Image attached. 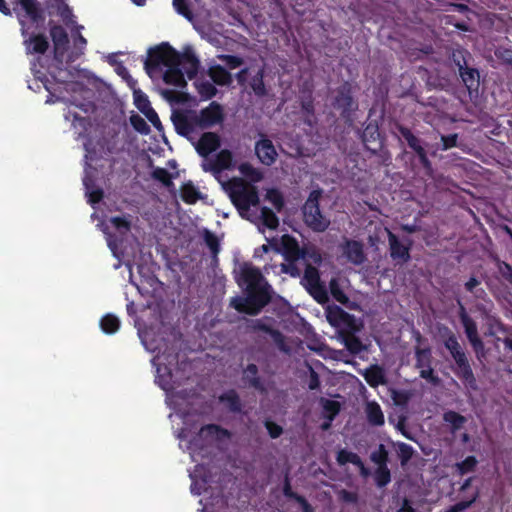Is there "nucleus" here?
<instances>
[{
    "instance_id": "nucleus-16",
    "label": "nucleus",
    "mask_w": 512,
    "mask_h": 512,
    "mask_svg": "<svg viewBox=\"0 0 512 512\" xmlns=\"http://www.w3.org/2000/svg\"><path fill=\"white\" fill-rule=\"evenodd\" d=\"M50 36L54 44V59L62 63L69 43L68 34L61 25H54L50 28Z\"/></svg>"
},
{
    "instance_id": "nucleus-49",
    "label": "nucleus",
    "mask_w": 512,
    "mask_h": 512,
    "mask_svg": "<svg viewBox=\"0 0 512 512\" xmlns=\"http://www.w3.org/2000/svg\"><path fill=\"white\" fill-rule=\"evenodd\" d=\"M476 459L472 456L466 458L463 462L459 463L457 466L460 470L461 474L467 473L471 471L476 465Z\"/></svg>"
},
{
    "instance_id": "nucleus-40",
    "label": "nucleus",
    "mask_w": 512,
    "mask_h": 512,
    "mask_svg": "<svg viewBox=\"0 0 512 512\" xmlns=\"http://www.w3.org/2000/svg\"><path fill=\"white\" fill-rule=\"evenodd\" d=\"M82 28L83 26H77L76 29L72 31V36L74 38V46L76 49L79 50L80 54L83 53V50L87 45V40L83 37L80 31Z\"/></svg>"
},
{
    "instance_id": "nucleus-19",
    "label": "nucleus",
    "mask_w": 512,
    "mask_h": 512,
    "mask_svg": "<svg viewBox=\"0 0 512 512\" xmlns=\"http://www.w3.org/2000/svg\"><path fill=\"white\" fill-rule=\"evenodd\" d=\"M25 44L27 53L30 54H44L49 47L47 38L42 34L32 35L28 40H25Z\"/></svg>"
},
{
    "instance_id": "nucleus-17",
    "label": "nucleus",
    "mask_w": 512,
    "mask_h": 512,
    "mask_svg": "<svg viewBox=\"0 0 512 512\" xmlns=\"http://www.w3.org/2000/svg\"><path fill=\"white\" fill-rule=\"evenodd\" d=\"M255 153L260 162L267 166L272 165L278 156L272 141L264 136L255 143Z\"/></svg>"
},
{
    "instance_id": "nucleus-23",
    "label": "nucleus",
    "mask_w": 512,
    "mask_h": 512,
    "mask_svg": "<svg viewBox=\"0 0 512 512\" xmlns=\"http://www.w3.org/2000/svg\"><path fill=\"white\" fill-rule=\"evenodd\" d=\"M363 376L367 383L374 387L385 383L384 371L377 365L366 369Z\"/></svg>"
},
{
    "instance_id": "nucleus-35",
    "label": "nucleus",
    "mask_w": 512,
    "mask_h": 512,
    "mask_svg": "<svg viewBox=\"0 0 512 512\" xmlns=\"http://www.w3.org/2000/svg\"><path fill=\"white\" fill-rule=\"evenodd\" d=\"M371 460L377 464L378 467L380 466H386L387 460H388V452L385 449L384 445H379V448L377 451H374L371 454Z\"/></svg>"
},
{
    "instance_id": "nucleus-42",
    "label": "nucleus",
    "mask_w": 512,
    "mask_h": 512,
    "mask_svg": "<svg viewBox=\"0 0 512 512\" xmlns=\"http://www.w3.org/2000/svg\"><path fill=\"white\" fill-rule=\"evenodd\" d=\"M301 259L311 261L314 264H319L322 260V257L318 250L311 247L303 250Z\"/></svg>"
},
{
    "instance_id": "nucleus-1",
    "label": "nucleus",
    "mask_w": 512,
    "mask_h": 512,
    "mask_svg": "<svg viewBox=\"0 0 512 512\" xmlns=\"http://www.w3.org/2000/svg\"><path fill=\"white\" fill-rule=\"evenodd\" d=\"M199 68V60L191 47L177 52L168 43H161L148 50L145 69L151 78L163 81L178 88L186 86L184 75L193 78Z\"/></svg>"
},
{
    "instance_id": "nucleus-34",
    "label": "nucleus",
    "mask_w": 512,
    "mask_h": 512,
    "mask_svg": "<svg viewBox=\"0 0 512 512\" xmlns=\"http://www.w3.org/2000/svg\"><path fill=\"white\" fill-rule=\"evenodd\" d=\"M403 138L407 141L410 148H412L417 154L424 150L420 144V140L414 136L408 129H401Z\"/></svg>"
},
{
    "instance_id": "nucleus-61",
    "label": "nucleus",
    "mask_w": 512,
    "mask_h": 512,
    "mask_svg": "<svg viewBox=\"0 0 512 512\" xmlns=\"http://www.w3.org/2000/svg\"><path fill=\"white\" fill-rule=\"evenodd\" d=\"M275 246H276V243L274 244L271 242H269L268 244H264L260 248L255 250V256L262 257L263 254L268 253L269 251L275 252Z\"/></svg>"
},
{
    "instance_id": "nucleus-9",
    "label": "nucleus",
    "mask_w": 512,
    "mask_h": 512,
    "mask_svg": "<svg viewBox=\"0 0 512 512\" xmlns=\"http://www.w3.org/2000/svg\"><path fill=\"white\" fill-rule=\"evenodd\" d=\"M444 345L449 350L451 356L453 357L457 365L459 375L463 379H465L469 384L474 383L475 379L470 368L468 359L461 345L459 344L456 336L452 333L448 335V337L444 341Z\"/></svg>"
},
{
    "instance_id": "nucleus-59",
    "label": "nucleus",
    "mask_w": 512,
    "mask_h": 512,
    "mask_svg": "<svg viewBox=\"0 0 512 512\" xmlns=\"http://www.w3.org/2000/svg\"><path fill=\"white\" fill-rule=\"evenodd\" d=\"M252 88L258 95L264 94V84L262 81V73H258V76L253 79Z\"/></svg>"
},
{
    "instance_id": "nucleus-50",
    "label": "nucleus",
    "mask_w": 512,
    "mask_h": 512,
    "mask_svg": "<svg viewBox=\"0 0 512 512\" xmlns=\"http://www.w3.org/2000/svg\"><path fill=\"white\" fill-rule=\"evenodd\" d=\"M498 271L512 284V266L505 262H498Z\"/></svg>"
},
{
    "instance_id": "nucleus-7",
    "label": "nucleus",
    "mask_w": 512,
    "mask_h": 512,
    "mask_svg": "<svg viewBox=\"0 0 512 512\" xmlns=\"http://www.w3.org/2000/svg\"><path fill=\"white\" fill-rule=\"evenodd\" d=\"M275 253L282 254L288 261L287 264L282 263L280 265L281 272L290 274L294 277L301 274V268L297 266L296 262L301 259L303 250L299 248V245L294 238L288 235L282 236L280 244H276L275 246Z\"/></svg>"
},
{
    "instance_id": "nucleus-48",
    "label": "nucleus",
    "mask_w": 512,
    "mask_h": 512,
    "mask_svg": "<svg viewBox=\"0 0 512 512\" xmlns=\"http://www.w3.org/2000/svg\"><path fill=\"white\" fill-rule=\"evenodd\" d=\"M265 427L270 437L273 439L278 438L283 432L282 427L272 421H266Z\"/></svg>"
},
{
    "instance_id": "nucleus-4",
    "label": "nucleus",
    "mask_w": 512,
    "mask_h": 512,
    "mask_svg": "<svg viewBox=\"0 0 512 512\" xmlns=\"http://www.w3.org/2000/svg\"><path fill=\"white\" fill-rule=\"evenodd\" d=\"M196 151L203 157L201 167L205 172L211 173L219 179L221 173L230 170L234 166L233 154L228 149H223L214 156H209L220 147V138L213 132L202 134L194 144Z\"/></svg>"
},
{
    "instance_id": "nucleus-51",
    "label": "nucleus",
    "mask_w": 512,
    "mask_h": 512,
    "mask_svg": "<svg viewBox=\"0 0 512 512\" xmlns=\"http://www.w3.org/2000/svg\"><path fill=\"white\" fill-rule=\"evenodd\" d=\"M104 197V192L102 189L98 188L88 192V202L94 206L102 201Z\"/></svg>"
},
{
    "instance_id": "nucleus-55",
    "label": "nucleus",
    "mask_w": 512,
    "mask_h": 512,
    "mask_svg": "<svg viewBox=\"0 0 512 512\" xmlns=\"http://www.w3.org/2000/svg\"><path fill=\"white\" fill-rule=\"evenodd\" d=\"M173 6L178 13L182 14L187 18H190V11L187 7L186 0H173Z\"/></svg>"
},
{
    "instance_id": "nucleus-54",
    "label": "nucleus",
    "mask_w": 512,
    "mask_h": 512,
    "mask_svg": "<svg viewBox=\"0 0 512 512\" xmlns=\"http://www.w3.org/2000/svg\"><path fill=\"white\" fill-rule=\"evenodd\" d=\"M397 446L400 456L402 458V462H406L407 460H409L413 452L412 447L405 443H398Z\"/></svg>"
},
{
    "instance_id": "nucleus-36",
    "label": "nucleus",
    "mask_w": 512,
    "mask_h": 512,
    "mask_svg": "<svg viewBox=\"0 0 512 512\" xmlns=\"http://www.w3.org/2000/svg\"><path fill=\"white\" fill-rule=\"evenodd\" d=\"M196 87L204 98H211L216 93V88L209 81H197Z\"/></svg>"
},
{
    "instance_id": "nucleus-60",
    "label": "nucleus",
    "mask_w": 512,
    "mask_h": 512,
    "mask_svg": "<svg viewBox=\"0 0 512 512\" xmlns=\"http://www.w3.org/2000/svg\"><path fill=\"white\" fill-rule=\"evenodd\" d=\"M324 409L329 413V418L332 420L334 416L339 412V404L335 401H326Z\"/></svg>"
},
{
    "instance_id": "nucleus-28",
    "label": "nucleus",
    "mask_w": 512,
    "mask_h": 512,
    "mask_svg": "<svg viewBox=\"0 0 512 512\" xmlns=\"http://www.w3.org/2000/svg\"><path fill=\"white\" fill-rule=\"evenodd\" d=\"M443 419L451 426V431L459 430L466 422V418L454 411H447L443 415Z\"/></svg>"
},
{
    "instance_id": "nucleus-44",
    "label": "nucleus",
    "mask_w": 512,
    "mask_h": 512,
    "mask_svg": "<svg viewBox=\"0 0 512 512\" xmlns=\"http://www.w3.org/2000/svg\"><path fill=\"white\" fill-rule=\"evenodd\" d=\"M161 94L169 102H181V101L185 100V95L181 92L167 89V90H163L161 92Z\"/></svg>"
},
{
    "instance_id": "nucleus-22",
    "label": "nucleus",
    "mask_w": 512,
    "mask_h": 512,
    "mask_svg": "<svg viewBox=\"0 0 512 512\" xmlns=\"http://www.w3.org/2000/svg\"><path fill=\"white\" fill-rule=\"evenodd\" d=\"M343 282L339 279H332L329 284L330 292L336 301L351 308L352 303L343 291Z\"/></svg>"
},
{
    "instance_id": "nucleus-14",
    "label": "nucleus",
    "mask_w": 512,
    "mask_h": 512,
    "mask_svg": "<svg viewBox=\"0 0 512 512\" xmlns=\"http://www.w3.org/2000/svg\"><path fill=\"white\" fill-rule=\"evenodd\" d=\"M133 100L136 108L154 125L158 130L161 129V122L157 113L151 107L148 96L139 89L133 88Z\"/></svg>"
},
{
    "instance_id": "nucleus-21",
    "label": "nucleus",
    "mask_w": 512,
    "mask_h": 512,
    "mask_svg": "<svg viewBox=\"0 0 512 512\" xmlns=\"http://www.w3.org/2000/svg\"><path fill=\"white\" fill-rule=\"evenodd\" d=\"M365 413L370 424L375 426H382L384 424V414L376 402H367Z\"/></svg>"
},
{
    "instance_id": "nucleus-53",
    "label": "nucleus",
    "mask_w": 512,
    "mask_h": 512,
    "mask_svg": "<svg viewBox=\"0 0 512 512\" xmlns=\"http://www.w3.org/2000/svg\"><path fill=\"white\" fill-rule=\"evenodd\" d=\"M457 139H458V135L457 134H451V135H448V136H441V141H442V144H443V147L442 149L443 150H448L452 147H455L457 145Z\"/></svg>"
},
{
    "instance_id": "nucleus-41",
    "label": "nucleus",
    "mask_w": 512,
    "mask_h": 512,
    "mask_svg": "<svg viewBox=\"0 0 512 512\" xmlns=\"http://www.w3.org/2000/svg\"><path fill=\"white\" fill-rule=\"evenodd\" d=\"M109 63L115 67V71L118 75H120L124 80L128 81V70L126 67L117 61V55L111 54L108 56Z\"/></svg>"
},
{
    "instance_id": "nucleus-33",
    "label": "nucleus",
    "mask_w": 512,
    "mask_h": 512,
    "mask_svg": "<svg viewBox=\"0 0 512 512\" xmlns=\"http://www.w3.org/2000/svg\"><path fill=\"white\" fill-rule=\"evenodd\" d=\"M375 480L379 487H384L390 482V470L388 469L387 465L377 467L375 471Z\"/></svg>"
},
{
    "instance_id": "nucleus-29",
    "label": "nucleus",
    "mask_w": 512,
    "mask_h": 512,
    "mask_svg": "<svg viewBox=\"0 0 512 512\" xmlns=\"http://www.w3.org/2000/svg\"><path fill=\"white\" fill-rule=\"evenodd\" d=\"M105 205L109 211H123L128 207V201L126 198H123L120 203L117 201V193H109L106 196Z\"/></svg>"
},
{
    "instance_id": "nucleus-30",
    "label": "nucleus",
    "mask_w": 512,
    "mask_h": 512,
    "mask_svg": "<svg viewBox=\"0 0 512 512\" xmlns=\"http://www.w3.org/2000/svg\"><path fill=\"white\" fill-rule=\"evenodd\" d=\"M337 462L339 465H345L346 463L359 465L361 464V458L356 453L342 449L337 454Z\"/></svg>"
},
{
    "instance_id": "nucleus-2",
    "label": "nucleus",
    "mask_w": 512,
    "mask_h": 512,
    "mask_svg": "<svg viewBox=\"0 0 512 512\" xmlns=\"http://www.w3.org/2000/svg\"><path fill=\"white\" fill-rule=\"evenodd\" d=\"M217 180L229 195V198L237 208L241 217L269 229H276L278 227L279 220L275 213L269 208L262 207L259 215L251 213L250 208L256 207L259 203L256 187L240 177H233L227 181H223L220 176Z\"/></svg>"
},
{
    "instance_id": "nucleus-6",
    "label": "nucleus",
    "mask_w": 512,
    "mask_h": 512,
    "mask_svg": "<svg viewBox=\"0 0 512 512\" xmlns=\"http://www.w3.org/2000/svg\"><path fill=\"white\" fill-rule=\"evenodd\" d=\"M103 233L106 236L108 247L118 262L114 268L122 265L128 267L126 251L128 248V218L125 215L111 217L107 222L101 223Z\"/></svg>"
},
{
    "instance_id": "nucleus-8",
    "label": "nucleus",
    "mask_w": 512,
    "mask_h": 512,
    "mask_svg": "<svg viewBox=\"0 0 512 512\" xmlns=\"http://www.w3.org/2000/svg\"><path fill=\"white\" fill-rule=\"evenodd\" d=\"M320 198V190L312 191L303 207L304 222L317 232L325 231L330 225V220L324 217L320 212Z\"/></svg>"
},
{
    "instance_id": "nucleus-47",
    "label": "nucleus",
    "mask_w": 512,
    "mask_h": 512,
    "mask_svg": "<svg viewBox=\"0 0 512 512\" xmlns=\"http://www.w3.org/2000/svg\"><path fill=\"white\" fill-rule=\"evenodd\" d=\"M153 177L157 180H159L160 182H162L164 185H169L170 182H171V179H170V174L168 173L167 170L163 169V168H156L153 173H152Z\"/></svg>"
},
{
    "instance_id": "nucleus-37",
    "label": "nucleus",
    "mask_w": 512,
    "mask_h": 512,
    "mask_svg": "<svg viewBox=\"0 0 512 512\" xmlns=\"http://www.w3.org/2000/svg\"><path fill=\"white\" fill-rule=\"evenodd\" d=\"M266 199L273 205V207L280 211L283 206V197L276 189H270L266 193Z\"/></svg>"
},
{
    "instance_id": "nucleus-27",
    "label": "nucleus",
    "mask_w": 512,
    "mask_h": 512,
    "mask_svg": "<svg viewBox=\"0 0 512 512\" xmlns=\"http://www.w3.org/2000/svg\"><path fill=\"white\" fill-rule=\"evenodd\" d=\"M238 170L241 173V175L244 176L250 182L256 183L261 181L263 178L262 173L249 163L240 164L238 166Z\"/></svg>"
},
{
    "instance_id": "nucleus-57",
    "label": "nucleus",
    "mask_w": 512,
    "mask_h": 512,
    "mask_svg": "<svg viewBox=\"0 0 512 512\" xmlns=\"http://www.w3.org/2000/svg\"><path fill=\"white\" fill-rule=\"evenodd\" d=\"M476 498H477V495H475L469 501L459 502V503L453 505L452 507H450V509L447 512H461V511L467 509L468 507H470L472 505V503L476 500Z\"/></svg>"
},
{
    "instance_id": "nucleus-20",
    "label": "nucleus",
    "mask_w": 512,
    "mask_h": 512,
    "mask_svg": "<svg viewBox=\"0 0 512 512\" xmlns=\"http://www.w3.org/2000/svg\"><path fill=\"white\" fill-rule=\"evenodd\" d=\"M226 436L227 432L221 430L216 425H207L206 427H203L198 435L199 439L207 444L213 443L214 441L220 440Z\"/></svg>"
},
{
    "instance_id": "nucleus-56",
    "label": "nucleus",
    "mask_w": 512,
    "mask_h": 512,
    "mask_svg": "<svg viewBox=\"0 0 512 512\" xmlns=\"http://www.w3.org/2000/svg\"><path fill=\"white\" fill-rule=\"evenodd\" d=\"M231 69L237 68L242 64V60L236 56L221 55L219 56Z\"/></svg>"
},
{
    "instance_id": "nucleus-62",
    "label": "nucleus",
    "mask_w": 512,
    "mask_h": 512,
    "mask_svg": "<svg viewBox=\"0 0 512 512\" xmlns=\"http://www.w3.org/2000/svg\"><path fill=\"white\" fill-rule=\"evenodd\" d=\"M380 228H381V227L376 228V230H375V235H370V236H369V238H368V242H369V244H370L371 246H373V247H376V246H377V244H378V242L381 240V238H382V237H384V236L386 235V234H381V233L379 232V229H380Z\"/></svg>"
},
{
    "instance_id": "nucleus-38",
    "label": "nucleus",
    "mask_w": 512,
    "mask_h": 512,
    "mask_svg": "<svg viewBox=\"0 0 512 512\" xmlns=\"http://www.w3.org/2000/svg\"><path fill=\"white\" fill-rule=\"evenodd\" d=\"M343 339L345 346L352 353H358L362 350V343L358 338L353 336L351 333H347V335H345Z\"/></svg>"
},
{
    "instance_id": "nucleus-12",
    "label": "nucleus",
    "mask_w": 512,
    "mask_h": 512,
    "mask_svg": "<svg viewBox=\"0 0 512 512\" xmlns=\"http://www.w3.org/2000/svg\"><path fill=\"white\" fill-rule=\"evenodd\" d=\"M302 283L318 302H324L327 299V293L320 282L318 270L310 263L306 264Z\"/></svg>"
},
{
    "instance_id": "nucleus-26",
    "label": "nucleus",
    "mask_w": 512,
    "mask_h": 512,
    "mask_svg": "<svg viewBox=\"0 0 512 512\" xmlns=\"http://www.w3.org/2000/svg\"><path fill=\"white\" fill-rule=\"evenodd\" d=\"M460 75L468 89L477 88L479 83V72L472 68H460Z\"/></svg>"
},
{
    "instance_id": "nucleus-58",
    "label": "nucleus",
    "mask_w": 512,
    "mask_h": 512,
    "mask_svg": "<svg viewBox=\"0 0 512 512\" xmlns=\"http://www.w3.org/2000/svg\"><path fill=\"white\" fill-rule=\"evenodd\" d=\"M476 498H477V495H475L469 501L459 502V503L453 505L452 507H450V509L447 512H461V511L467 509L468 507H470L472 505V503L476 500Z\"/></svg>"
},
{
    "instance_id": "nucleus-63",
    "label": "nucleus",
    "mask_w": 512,
    "mask_h": 512,
    "mask_svg": "<svg viewBox=\"0 0 512 512\" xmlns=\"http://www.w3.org/2000/svg\"><path fill=\"white\" fill-rule=\"evenodd\" d=\"M339 496L347 502H354L356 500V495L346 490H341Z\"/></svg>"
},
{
    "instance_id": "nucleus-10",
    "label": "nucleus",
    "mask_w": 512,
    "mask_h": 512,
    "mask_svg": "<svg viewBox=\"0 0 512 512\" xmlns=\"http://www.w3.org/2000/svg\"><path fill=\"white\" fill-rule=\"evenodd\" d=\"M326 318L333 327L346 333H353L360 329V324L355 317L338 306H329L326 310Z\"/></svg>"
},
{
    "instance_id": "nucleus-46",
    "label": "nucleus",
    "mask_w": 512,
    "mask_h": 512,
    "mask_svg": "<svg viewBox=\"0 0 512 512\" xmlns=\"http://www.w3.org/2000/svg\"><path fill=\"white\" fill-rule=\"evenodd\" d=\"M420 376L426 379L433 385L439 384V378L434 375V371L431 367L419 369Z\"/></svg>"
},
{
    "instance_id": "nucleus-64",
    "label": "nucleus",
    "mask_w": 512,
    "mask_h": 512,
    "mask_svg": "<svg viewBox=\"0 0 512 512\" xmlns=\"http://www.w3.org/2000/svg\"><path fill=\"white\" fill-rule=\"evenodd\" d=\"M417 155H418V158H419V160H420L421 164H422L425 168L429 169V168H430V166H431V163H430V161H429V160H428V158H427V154H426L425 150L421 151V152H420V153H418Z\"/></svg>"
},
{
    "instance_id": "nucleus-15",
    "label": "nucleus",
    "mask_w": 512,
    "mask_h": 512,
    "mask_svg": "<svg viewBox=\"0 0 512 512\" xmlns=\"http://www.w3.org/2000/svg\"><path fill=\"white\" fill-rule=\"evenodd\" d=\"M341 254L348 262L361 265L366 260L363 244L356 240L345 239L340 245Z\"/></svg>"
},
{
    "instance_id": "nucleus-13",
    "label": "nucleus",
    "mask_w": 512,
    "mask_h": 512,
    "mask_svg": "<svg viewBox=\"0 0 512 512\" xmlns=\"http://www.w3.org/2000/svg\"><path fill=\"white\" fill-rule=\"evenodd\" d=\"M460 305V319L464 327L466 336L477 354L482 353L484 344L478 336L477 325L475 321L468 316L463 305Z\"/></svg>"
},
{
    "instance_id": "nucleus-18",
    "label": "nucleus",
    "mask_w": 512,
    "mask_h": 512,
    "mask_svg": "<svg viewBox=\"0 0 512 512\" xmlns=\"http://www.w3.org/2000/svg\"><path fill=\"white\" fill-rule=\"evenodd\" d=\"M16 6H20L26 15L34 22L43 18V10L37 0H13Z\"/></svg>"
},
{
    "instance_id": "nucleus-43",
    "label": "nucleus",
    "mask_w": 512,
    "mask_h": 512,
    "mask_svg": "<svg viewBox=\"0 0 512 512\" xmlns=\"http://www.w3.org/2000/svg\"><path fill=\"white\" fill-rule=\"evenodd\" d=\"M130 124H132L133 127L142 134L149 133L150 129L148 124L138 115H130Z\"/></svg>"
},
{
    "instance_id": "nucleus-39",
    "label": "nucleus",
    "mask_w": 512,
    "mask_h": 512,
    "mask_svg": "<svg viewBox=\"0 0 512 512\" xmlns=\"http://www.w3.org/2000/svg\"><path fill=\"white\" fill-rule=\"evenodd\" d=\"M258 369L257 366L254 364H250L247 366V368L244 370V378L249 381V383L258 388L260 386V381L257 378Z\"/></svg>"
},
{
    "instance_id": "nucleus-32",
    "label": "nucleus",
    "mask_w": 512,
    "mask_h": 512,
    "mask_svg": "<svg viewBox=\"0 0 512 512\" xmlns=\"http://www.w3.org/2000/svg\"><path fill=\"white\" fill-rule=\"evenodd\" d=\"M220 401L225 403L226 406L232 411L240 410V402L237 394L234 391H228L220 397Z\"/></svg>"
},
{
    "instance_id": "nucleus-45",
    "label": "nucleus",
    "mask_w": 512,
    "mask_h": 512,
    "mask_svg": "<svg viewBox=\"0 0 512 512\" xmlns=\"http://www.w3.org/2000/svg\"><path fill=\"white\" fill-rule=\"evenodd\" d=\"M184 201L194 203L198 198V192L193 186H185L182 191Z\"/></svg>"
},
{
    "instance_id": "nucleus-52",
    "label": "nucleus",
    "mask_w": 512,
    "mask_h": 512,
    "mask_svg": "<svg viewBox=\"0 0 512 512\" xmlns=\"http://www.w3.org/2000/svg\"><path fill=\"white\" fill-rule=\"evenodd\" d=\"M205 242L207 244V246L211 249V251L213 253H217L218 252V247H219V244H218V239L217 237L212 234L211 232H206L205 233Z\"/></svg>"
},
{
    "instance_id": "nucleus-5",
    "label": "nucleus",
    "mask_w": 512,
    "mask_h": 512,
    "mask_svg": "<svg viewBox=\"0 0 512 512\" xmlns=\"http://www.w3.org/2000/svg\"><path fill=\"white\" fill-rule=\"evenodd\" d=\"M171 119L176 131L180 135L190 138L197 129H206L222 123L224 114L218 103L211 102L200 112H177L173 113Z\"/></svg>"
},
{
    "instance_id": "nucleus-11",
    "label": "nucleus",
    "mask_w": 512,
    "mask_h": 512,
    "mask_svg": "<svg viewBox=\"0 0 512 512\" xmlns=\"http://www.w3.org/2000/svg\"><path fill=\"white\" fill-rule=\"evenodd\" d=\"M379 232L387 234L390 256L397 264H404L410 260L411 241L401 242L388 228H380Z\"/></svg>"
},
{
    "instance_id": "nucleus-24",
    "label": "nucleus",
    "mask_w": 512,
    "mask_h": 512,
    "mask_svg": "<svg viewBox=\"0 0 512 512\" xmlns=\"http://www.w3.org/2000/svg\"><path fill=\"white\" fill-rule=\"evenodd\" d=\"M99 325L105 334H114L119 330L121 322L114 314L107 313L100 319Z\"/></svg>"
},
{
    "instance_id": "nucleus-25",
    "label": "nucleus",
    "mask_w": 512,
    "mask_h": 512,
    "mask_svg": "<svg viewBox=\"0 0 512 512\" xmlns=\"http://www.w3.org/2000/svg\"><path fill=\"white\" fill-rule=\"evenodd\" d=\"M209 76L218 85H228L232 81L230 73L220 65L210 67Z\"/></svg>"
},
{
    "instance_id": "nucleus-3",
    "label": "nucleus",
    "mask_w": 512,
    "mask_h": 512,
    "mask_svg": "<svg viewBox=\"0 0 512 512\" xmlns=\"http://www.w3.org/2000/svg\"><path fill=\"white\" fill-rule=\"evenodd\" d=\"M238 283L246 296L232 298L230 305L240 313L256 315L270 300L268 284L260 270L248 264L242 266Z\"/></svg>"
},
{
    "instance_id": "nucleus-31",
    "label": "nucleus",
    "mask_w": 512,
    "mask_h": 512,
    "mask_svg": "<svg viewBox=\"0 0 512 512\" xmlns=\"http://www.w3.org/2000/svg\"><path fill=\"white\" fill-rule=\"evenodd\" d=\"M416 367L418 369L431 367V352L429 349H416Z\"/></svg>"
}]
</instances>
